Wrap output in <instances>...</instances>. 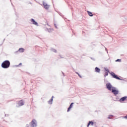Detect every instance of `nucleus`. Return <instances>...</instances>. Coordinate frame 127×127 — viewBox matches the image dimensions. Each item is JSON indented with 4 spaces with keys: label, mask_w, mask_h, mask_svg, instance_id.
Instances as JSON below:
<instances>
[{
    "label": "nucleus",
    "mask_w": 127,
    "mask_h": 127,
    "mask_svg": "<svg viewBox=\"0 0 127 127\" xmlns=\"http://www.w3.org/2000/svg\"><path fill=\"white\" fill-rule=\"evenodd\" d=\"M32 24H34V25H36V26H38V23L35 21L34 19H32Z\"/></svg>",
    "instance_id": "7"
},
{
    "label": "nucleus",
    "mask_w": 127,
    "mask_h": 127,
    "mask_svg": "<svg viewBox=\"0 0 127 127\" xmlns=\"http://www.w3.org/2000/svg\"><path fill=\"white\" fill-rule=\"evenodd\" d=\"M47 30H48V31L49 32H52V31H53V29H52V28H49V29H47Z\"/></svg>",
    "instance_id": "15"
},
{
    "label": "nucleus",
    "mask_w": 127,
    "mask_h": 127,
    "mask_svg": "<svg viewBox=\"0 0 127 127\" xmlns=\"http://www.w3.org/2000/svg\"><path fill=\"white\" fill-rule=\"evenodd\" d=\"M127 96H125L122 97V98L120 99V102H124V101H125L126 100V99H127Z\"/></svg>",
    "instance_id": "11"
},
{
    "label": "nucleus",
    "mask_w": 127,
    "mask_h": 127,
    "mask_svg": "<svg viewBox=\"0 0 127 127\" xmlns=\"http://www.w3.org/2000/svg\"><path fill=\"white\" fill-rule=\"evenodd\" d=\"M111 76H112L113 78L115 79H117V80H121L122 81L124 80L123 79H121L120 77L118 76L114 72L110 73Z\"/></svg>",
    "instance_id": "3"
},
{
    "label": "nucleus",
    "mask_w": 127,
    "mask_h": 127,
    "mask_svg": "<svg viewBox=\"0 0 127 127\" xmlns=\"http://www.w3.org/2000/svg\"><path fill=\"white\" fill-rule=\"evenodd\" d=\"M54 98V96L52 97V99H51L48 102V104H49L50 105H52V103L53 102V98Z\"/></svg>",
    "instance_id": "8"
},
{
    "label": "nucleus",
    "mask_w": 127,
    "mask_h": 127,
    "mask_svg": "<svg viewBox=\"0 0 127 127\" xmlns=\"http://www.w3.org/2000/svg\"><path fill=\"white\" fill-rule=\"evenodd\" d=\"M70 110H71V108L69 107V108L67 109V112H70Z\"/></svg>",
    "instance_id": "23"
},
{
    "label": "nucleus",
    "mask_w": 127,
    "mask_h": 127,
    "mask_svg": "<svg viewBox=\"0 0 127 127\" xmlns=\"http://www.w3.org/2000/svg\"><path fill=\"white\" fill-rule=\"evenodd\" d=\"M54 25H55V27H56V28H58L57 27V25H56V24H54Z\"/></svg>",
    "instance_id": "24"
},
{
    "label": "nucleus",
    "mask_w": 127,
    "mask_h": 127,
    "mask_svg": "<svg viewBox=\"0 0 127 127\" xmlns=\"http://www.w3.org/2000/svg\"><path fill=\"white\" fill-rule=\"evenodd\" d=\"M51 51H53V52H55V53H56L57 52V51L55 49L52 48L51 49Z\"/></svg>",
    "instance_id": "16"
},
{
    "label": "nucleus",
    "mask_w": 127,
    "mask_h": 127,
    "mask_svg": "<svg viewBox=\"0 0 127 127\" xmlns=\"http://www.w3.org/2000/svg\"><path fill=\"white\" fill-rule=\"evenodd\" d=\"M22 64L20 63V64H19V65L20 66V65H22Z\"/></svg>",
    "instance_id": "25"
},
{
    "label": "nucleus",
    "mask_w": 127,
    "mask_h": 127,
    "mask_svg": "<svg viewBox=\"0 0 127 127\" xmlns=\"http://www.w3.org/2000/svg\"><path fill=\"white\" fill-rule=\"evenodd\" d=\"M10 66V62L9 61H5L1 64L2 68L7 69Z\"/></svg>",
    "instance_id": "1"
},
{
    "label": "nucleus",
    "mask_w": 127,
    "mask_h": 127,
    "mask_svg": "<svg viewBox=\"0 0 127 127\" xmlns=\"http://www.w3.org/2000/svg\"><path fill=\"white\" fill-rule=\"evenodd\" d=\"M105 71H106V72L110 73V70H109V69H107V68H105Z\"/></svg>",
    "instance_id": "21"
},
{
    "label": "nucleus",
    "mask_w": 127,
    "mask_h": 127,
    "mask_svg": "<svg viewBox=\"0 0 127 127\" xmlns=\"http://www.w3.org/2000/svg\"><path fill=\"white\" fill-rule=\"evenodd\" d=\"M37 127V122L35 120H32V127Z\"/></svg>",
    "instance_id": "6"
},
{
    "label": "nucleus",
    "mask_w": 127,
    "mask_h": 127,
    "mask_svg": "<svg viewBox=\"0 0 127 127\" xmlns=\"http://www.w3.org/2000/svg\"><path fill=\"white\" fill-rule=\"evenodd\" d=\"M88 14L89 15V16H93L94 15L92 13V12L87 11Z\"/></svg>",
    "instance_id": "14"
},
{
    "label": "nucleus",
    "mask_w": 127,
    "mask_h": 127,
    "mask_svg": "<svg viewBox=\"0 0 127 127\" xmlns=\"http://www.w3.org/2000/svg\"><path fill=\"white\" fill-rule=\"evenodd\" d=\"M43 5L45 9H48L50 7L49 5H48L46 2H45L44 1L43 2Z\"/></svg>",
    "instance_id": "5"
},
{
    "label": "nucleus",
    "mask_w": 127,
    "mask_h": 127,
    "mask_svg": "<svg viewBox=\"0 0 127 127\" xmlns=\"http://www.w3.org/2000/svg\"><path fill=\"white\" fill-rule=\"evenodd\" d=\"M18 106H23V101L22 100H20L18 102Z\"/></svg>",
    "instance_id": "9"
},
{
    "label": "nucleus",
    "mask_w": 127,
    "mask_h": 127,
    "mask_svg": "<svg viewBox=\"0 0 127 127\" xmlns=\"http://www.w3.org/2000/svg\"><path fill=\"white\" fill-rule=\"evenodd\" d=\"M90 125H91V126H93L94 125V122H93L92 121H89L88 125H87V127H89V126H90Z\"/></svg>",
    "instance_id": "12"
},
{
    "label": "nucleus",
    "mask_w": 127,
    "mask_h": 127,
    "mask_svg": "<svg viewBox=\"0 0 127 127\" xmlns=\"http://www.w3.org/2000/svg\"><path fill=\"white\" fill-rule=\"evenodd\" d=\"M74 104V103H71V104L69 106V108L71 109V108H73V105Z\"/></svg>",
    "instance_id": "17"
},
{
    "label": "nucleus",
    "mask_w": 127,
    "mask_h": 127,
    "mask_svg": "<svg viewBox=\"0 0 127 127\" xmlns=\"http://www.w3.org/2000/svg\"><path fill=\"white\" fill-rule=\"evenodd\" d=\"M106 88L107 89H108V90H109V91H112L114 88H115V87L113 86V85H112V84H111V83H108L106 84Z\"/></svg>",
    "instance_id": "2"
},
{
    "label": "nucleus",
    "mask_w": 127,
    "mask_h": 127,
    "mask_svg": "<svg viewBox=\"0 0 127 127\" xmlns=\"http://www.w3.org/2000/svg\"><path fill=\"white\" fill-rule=\"evenodd\" d=\"M95 72H96L97 73H100L101 69L100 68H99V67H95Z\"/></svg>",
    "instance_id": "10"
},
{
    "label": "nucleus",
    "mask_w": 127,
    "mask_h": 127,
    "mask_svg": "<svg viewBox=\"0 0 127 127\" xmlns=\"http://www.w3.org/2000/svg\"><path fill=\"white\" fill-rule=\"evenodd\" d=\"M113 117H114V116L109 115L108 118L109 119V120H111V119H112V118H113Z\"/></svg>",
    "instance_id": "18"
},
{
    "label": "nucleus",
    "mask_w": 127,
    "mask_h": 127,
    "mask_svg": "<svg viewBox=\"0 0 127 127\" xmlns=\"http://www.w3.org/2000/svg\"><path fill=\"white\" fill-rule=\"evenodd\" d=\"M109 75V73L108 72H105V74H104V77H107Z\"/></svg>",
    "instance_id": "19"
},
{
    "label": "nucleus",
    "mask_w": 127,
    "mask_h": 127,
    "mask_svg": "<svg viewBox=\"0 0 127 127\" xmlns=\"http://www.w3.org/2000/svg\"><path fill=\"white\" fill-rule=\"evenodd\" d=\"M76 74H78V75L79 76V77H80V78H82V76L78 72H76Z\"/></svg>",
    "instance_id": "22"
},
{
    "label": "nucleus",
    "mask_w": 127,
    "mask_h": 127,
    "mask_svg": "<svg viewBox=\"0 0 127 127\" xmlns=\"http://www.w3.org/2000/svg\"><path fill=\"white\" fill-rule=\"evenodd\" d=\"M111 91L112 93H113V94L115 95V96H117V95L119 94V90H117L116 87L113 88Z\"/></svg>",
    "instance_id": "4"
},
{
    "label": "nucleus",
    "mask_w": 127,
    "mask_h": 127,
    "mask_svg": "<svg viewBox=\"0 0 127 127\" xmlns=\"http://www.w3.org/2000/svg\"><path fill=\"white\" fill-rule=\"evenodd\" d=\"M18 51H19V52L22 53L24 51V49H23V48H21L19 49Z\"/></svg>",
    "instance_id": "13"
},
{
    "label": "nucleus",
    "mask_w": 127,
    "mask_h": 127,
    "mask_svg": "<svg viewBox=\"0 0 127 127\" xmlns=\"http://www.w3.org/2000/svg\"><path fill=\"white\" fill-rule=\"evenodd\" d=\"M63 75H64V73L63 72Z\"/></svg>",
    "instance_id": "26"
},
{
    "label": "nucleus",
    "mask_w": 127,
    "mask_h": 127,
    "mask_svg": "<svg viewBox=\"0 0 127 127\" xmlns=\"http://www.w3.org/2000/svg\"><path fill=\"white\" fill-rule=\"evenodd\" d=\"M122 60L121 59H118L116 61V62H121Z\"/></svg>",
    "instance_id": "20"
}]
</instances>
